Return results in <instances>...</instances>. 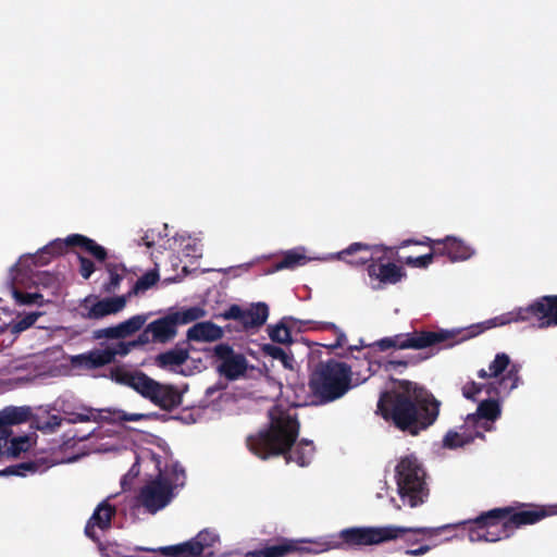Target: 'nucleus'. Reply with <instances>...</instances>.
Wrapping results in <instances>:
<instances>
[{
    "mask_svg": "<svg viewBox=\"0 0 557 557\" xmlns=\"http://www.w3.org/2000/svg\"><path fill=\"white\" fill-rule=\"evenodd\" d=\"M331 259H337L336 253L329 255L326 257H309L307 256V249L302 246L286 250L283 252V259L275 264L273 270L269 271L272 274L282 270H293L298 267H302L312 260L326 261Z\"/></svg>",
    "mask_w": 557,
    "mask_h": 557,
    "instance_id": "24",
    "label": "nucleus"
},
{
    "mask_svg": "<svg viewBox=\"0 0 557 557\" xmlns=\"http://www.w3.org/2000/svg\"><path fill=\"white\" fill-rule=\"evenodd\" d=\"M392 249L381 245H363L360 243L351 244L347 249L336 253L337 259L346 260L354 265H361L369 261L371 264L368 268L370 284L372 288L379 289L384 285L396 284L403 276L404 272L397 264L383 260L389 259Z\"/></svg>",
    "mask_w": 557,
    "mask_h": 557,
    "instance_id": "7",
    "label": "nucleus"
},
{
    "mask_svg": "<svg viewBox=\"0 0 557 557\" xmlns=\"http://www.w3.org/2000/svg\"><path fill=\"white\" fill-rule=\"evenodd\" d=\"M159 281V273L157 270H150L146 272L144 275H141L137 282L135 283L133 289L128 292L127 294H131V297L133 295L146 292L147 289L151 288L156 283Z\"/></svg>",
    "mask_w": 557,
    "mask_h": 557,
    "instance_id": "38",
    "label": "nucleus"
},
{
    "mask_svg": "<svg viewBox=\"0 0 557 557\" xmlns=\"http://www.w3.org/2000/svg\"><path fill=\"white\" fill-rule=\"evenodd\" d=\"M478 375L484 382H468L462 386V395L467 399L495 400L499 404L498 399L507 397L520 382L519 367L511 364L505 352H498L488 368L481 369Z\"/></svg>",
    "mask_w": 557,
    "mask_h": 557,
    "instance_id": "5",
    "label": "nucleus"
},
{
    "mask_svg": "<svg viewBox=\"0 0 557 557\" xmlns=\"http://www.w3.org/2000/svg\"><path fill=\"white\" fill-rule=\"evenodd\" d=\"M176 325H185L198 321L207 315L203 306L183 307L176 311L170 312Z\"/></svg>",
    "mask_w": 557,
    "mask_h": 557,
    "instance_id": "32",
    "label": "nucleus"
},
{
    "mask_svg": "<svg viewBox=\"0 0 557 557\" xmlns=\"http://www.w3.org/2000/svg\"><path fill=\"white\" fill-rule=\"evenodd\" d=\"M99 549H100L101 555L103 557H128V556L124 555L120 550V546L117 544H115V543L114 544H108L106 546L100 545Z\"/></svg>",
    "mask_w": 557,
    "mask_h": 557,
    "instance_id": "51",
    "label": "nucleus"
},
{
    "mask_svg": "<svg viewBox=\"0 0 557 557\" xmlns=\"http://www.w3.org/2000/svg\"><path fill=\"white\" fill-rule=\"evenodd\" d=\"M92 431H94V429H92V430H90V431H88V432H85V433L74 432V433H73V434H72V435H71V436H70V437L64 442V445L70 446V445H71V442H72L73 440H75V438H77L78 441H84V440H86V438L91 434V432H92Z\"/></svg>",
    "mask_w": 557,
    "mask_h": 557,
    "instance_id": "55",
    "label": "nucleus"
},
{
    "mask_svg": "<svg viewBox=\"0 0 557 557\" xmlns=\"http://www.w3.org/2000/svg\"><path fill=\"white\" fill-rule=\"evenodd\" d=\"M70 238L71 235L65 238H55L39 249L36 253L22 256L17 261V265L24 267L28 262H33L34 267H42L47 264L52 257L63 255L66 252L69 247L76 246V240H70Z\"/></svg>",
    "mask_w": 557,
    "mask_h": 557,
    "instance_id": "18",
    "label": "nucleus"
},
{
    "mask_svg": "<svg viewBox=\"0 0 557 557\" xmlns=\"http://www.w3.org/2000/svg\"><path fill=\"white\" fill-rule=\"evenodd\" d=\"M368 376L352 381L350 368L339 361L319 363L309 380L312 404L324 405L342 398L349 389L367 381Z\"/></svg>",
    "mask_w": 557,
    "mask_h": 557,
    "instance_id": "8",
    "label": "nucleus"
},
{
    "mask_svg": "<svg viewBox=\"0 0 557 557\" xmlns=\"http://www.w3.org/2000/svg\"><path fill=\"white\" fill-rule=\"evenodd\" d=\"M148 320L147 314H136L129 319L110 327H104L95 332L96 338H125L139 331Z\"/></svg>",
    "mask_w": 557,
    "mask_h": 557,
    "instance_id": "22",
    "label": "nucleus"
},
{
    "mask_svg": "<svg viewBox=\"0 0 557 557\" xmlns=\"http://www.w3.org/2000/svg\"><path fill=\"white\" fill-rule=\"evenodd\" d=\"M108 273H109L110 281L106 285V290L111 293V292H114L119 287V285L123 278V275H124V270L119 269L117 267L109 265Z\"/></svg>",
    "mask_w": 557,
    "mask_h": 557,
    "instance_id": "48",
    "label": "nucleus"
},
{
    "mask_svg": "<svg viewBox=\"0 0 557 557\" xmlns=\"http://www.w3.org/2000/svg\"><path fill=\"white\" fill-rule=\"evenodd\" d=\"M33 262L18 267L17 262L10 270L9 290L16 304L22 306L44 305V296L37 292H23L33 285H41L47 288H57L59 286V277L46 271L34 272L32 270Z\"/></svg>",
    "mask_w": 557,
    "mask_h": 557,
    "instance_id": "13",
    "label": "nucleus"
},
{
    "mask_svg": "<svg viewBox=\"0 0 557 557\" xmlns=\"http://www.w3.org/2000/svg\"><path fill=\"white\" fill-rule=\"evenodd\" d=\"M309 545L299 546L294 541H284L275 545L265 546L246 554L245 557H285L293 552L309 554L305 548L311 547L314 541L307 542Z\"/></svg>",
    "mask_w": 557,
    "mask_h": 557,
    "instance_id": "25",
    "label": "nucleus"
},
{
    "mask_svg": "<svg viewBox=\"0 0 557 557\" xmlns=\"http://www.w3.org/2000/svg\"><path fill=\"white\" fill-rule=\"evenodd\" d=\"M430 549H431V546H429V545H420L417 548L406 550V554L409 556L417 557V556L425 555L428 552H430Z\"/></svg>",
    "mask_w": 557,
    "mask_h": 557,
    "instance_id": "54",
    "label": "nucleus"
},
{
    "mask_svg": "<svg viewBox=\"0 0 557 557\" xmlns=\"http://www.w3.org/2000/svg\"><path fill=\"white\" fill-rule=\"evenodd\" d=\"M168 243L169 249L173 250L177 255L193 258L201 256L202 249L199 239L191 237L186 233H181L173 238H169Z\"/></svg>",
    "mask_w": 557,
    "mask_h": 557,
    "instance_id": "27",
    "label": "nucleus"
},
{
    "mask_svg": "<svg viewBox=\"0 0 557 557\" xmlns=\"http://www.w3.org/2000/svg\"><path fill=\"white\" fill-rule=\"evenodd\" d=\"M438 406L425 389L411 382H401L395 392L381 396L377 409L384 419H392L403 431L417 435L435 421Z\"/></svg>",
    "mask_w": 557,
    "mask_h": 557,
    "instance_id": "2",
    "label": "nucleus"
},
{
    "mask_svg": "<svg viewBox=\"0 0 557 557\" xmlns=\"http://www.w3.org/2000/svg\"><path fill=\"white\" fill-rule=\"evenodd\" d=\"M98 413L90 408H81L74 412H65V416H51L46 421L40 422L38 424V429L46 432L51 433L54 432L58 428L62 426L64 422L67 423H81V422H96Z\"/></svg>",
    "mask_w": 557,
    "mask_h": 557,
    "instance_id": "23",
    "label": "nucleus"
},
{
    "mask_svg": "<svg viewBox=\"0 0 557 557\" xmlns=\"http://www.w3.org/2000/svg\"><path fill=\"white\" fill-rule=\"evenodd\" d=\"M152 416L149 413H127L123 410H117L114 412V418L119 421H129V422H137L140 420H148Z\"/></svg>",
    "mask_w": 557,
    "mask_h": 557,
    "instance_id": "50",
    "label": "nucleus"
},
{
    "mask_svg": "<svg viewBox=\"0 0 557 557\" xmlns=\"http://www.w3.org/2000/svg\"><path fill=\"white\" fill-rule=\"evenodd\" d=\"M314 455V446L311 441L302 440L290 449L287 460L296 462L300 467L308 466Z\"/></svg>",
    "mask_w": 557,
    "mask_h": 557,
    "instance_id": "31",
    "label": "nucleus"
},
{
    "mask_svg": "<svg viewBox=\"0 0 557 557\" xmlns=\"http://www.w3.org/2000/svg\"><path fill=\"white\" fill-rule=\"evenodd\" d=\"M429 247L438 256H446L451 262L466 261L475 253V249L456 236H446L443 239H428Z\"/></svg>",
    "mask_w": 557,
    "mask_h": 557,
    "instance_id": "17",
    "label": "nucleus"
},
{
    "mask_svg": "<svg viewBox=\"0 0 557 557\" xmlns=\"http://www.w3.org/2000/svg\"><path fill=\"white\" fill-rule=\"evenodd\" d=\"M95 271L94 262L89 259L79 257V273L84 278H89Z\"/></svg>",
    "mask_w": 557,
    "mask_h": 557,
    "instance_id": "52",
    "label": "nucleus"
},
{
    "mask_svg": "<svg viewBox=\"0 0 557 557\" xmlns=\"http://www.w3.org/2000/svg\"><path fill=\"white\" fill-rule=\"evenodd\" d=\"M270 425L247 440L251 453L262 459L285 454L298 435L299 424L295 406L276 404L269 411Z\"/></svg>",
    "mask_w": 557,
    "mask_h": 557,
    "instance_id": "4",
    "label": "nucleus"
},
{
    "mask_svg": "<svg viewBox=\"0 0 557 557\" xmlns=\"http://www.w3.org/2000/svg\"><path fill=\"white\" fill-rule=\"evenodd\" d=\"M263 350L268 356L272 357L273 359L280 360L284 368L293 369L294 358L287 352H285L281 347L268 344L263 346Z\"/></svg>",
    "mask_w": 557,
    "mask_h": 557,
    "instance_id": "42",
    "label": "nucleus"
},
{
    "mask_svg": "<svg viewBox=\"0 0 557 557\" xmlns=\"http://www.w3.org/2000/svg\"><path fill=\"white\" fill-rule=\"evenodd\" d=\"M110 379L120 385L131 387L161 409L170 410L182 401V396L174 386L162 384L138 370L116 367L111 369Z\"/></svg>",
    "mask_w": 557,
    "mask_h": 557,
    "instance_id": "10",
    "label": "nucleus"
},
{
    "mask_svg": "<svg viewBox=\"0 0 557 557\" xmlns=\"http://www.w3.org/2000/svg\"><path fill=\"white\" fill-rule=\"evenodd\" d=\"M221 326L210 322H198L187 331V338L195 342H214L223 337Z\"/></svg>",
    "mask_w": 557,
    "mask_h": 557,
    "instance_id": "29",
    "label": "nucleus"
},
{
    "mask_svg": "<svg viewBox=\"0 0 557 557\" xmlns=\"http://www.w3.org/2000/svg\"><path fill=\"white\" fill-rule=\"evenodd\" d=\"M468 537L471 542H490L485 525H483V522L481 521V516L478 517L470 527Z\"/></svg>",
    "mask_w": 557,
    "mask_h": 557,
    "instance_id": "46",
    "label": "nucleus"
},
{
    "mask_svg": "<svg viewBox=\"0 0 557 557\" xmlns=\"http://www.w3.org/2000/svg\"><path fill=\"white\" fill-rule=\"evenodd\" d=\"M373 366H374L373 363L368 362V370H369V371H371V370H372V368H373Z\"/></svg>",
    "mask_w": 557,
    "mask_h": 557,
    "instance_id": "59",
    "label": "nucleus"
},
{
    "mask_svg": "<svg viewBox=\"0 0 557 557\" xmlns=\"http://www.w3.org/2000/svg\"><path fill=\"white\" fill-rule=\"evenodd\" d=\"M213 356L218 372L230 381L244 377L251 368L244 354L225 343L213 348Z\"/></svg>",
    "mask_w": 557,
    "mask_h": 557,
    "instance_id": "15",
    "label": "nucleus"
},
{
    "mask_svg": "<svg viewBox=\"0 0 557 557\" xmlns=\"http://www.w3.org/2000/svg\"><path fill=\"white\" fill-rule=\"evenodd\" d=\"M434 256H438V253H434V250H432L430 253H426L423 256L407 257L405 259V263L412 268L424 269V268H428L432 263Z\"/></svg>",
    "mask_w": 557,
    "mask_h": 557,
    "instance_id": "47",
    "label": "nucleus"
},
{
    "mask_svg": "<svg viewBox=\"0 0 557 557\" xmlns=\"http://www.w3.org/2000/svg\"><path fill=\"white\" fill-rule=\"evenodd\" d=\"M70 240H76V246L84 248L99 261L107 258V250L91 238L81 234H72Z\"/></svg>",
    "mask_w": 557,
    "mask_h": 557,
    "instance_id": "35",
    "label": "nucleus"
},
{
    "mask_svg": "<svg viewBox=\"0 0 557 557\" xmlns=\"http://www.w3.org/2000/svg\"><path fill=\"white\" fill-rule=\"evenodd\" d=\"M158 552L168 557H194L189 541L175 545L159 547Z\"/></svg>",
    "mask_w": 557,
    "mask_h": 557,
    "instance_id": "41",
    "label": "nucleus"
},
{
    "mask_svg": "<svg viewBox=\"0 0 557 557\" xmlns=\"http://www.w3.org/2000/svg\"><path fill=\"white\" fill-rule=\"evenodd\" d=\"M138 473H139V467H138V465H137V462H136V463H134V465L132 466V468H131V470L128 471V473L123 478V480H122V484L124 485V484H125V481H126L128 478H135V476H137V475H138Z\"/></svg>",
    "mask_w": 557,
    "mask_h": 557,
    "instance_id": "57",
    "label": "nucleus"
},
{
    "mask_svg": "<svg viewBox=\"0 0 557 557\" xmlns=\"http://www.w3.org/2000/svg\"><path fill=\"white\" fill-rule=\"evenodd\" d=\"M176 327V323L169 313L165 317L149 323L147 325V331L151 333L153 342L166 343L175 337Z\"/></svg>",
    "mask_w": 557,
    "mask_h": 557,
    "instance_id": "28",
    "label": "nucleus"
},
{
    "mask_svg": "<svg viewBox=\"0 0 557 557\" xmlns=\"http://www.w3.org/2000/svg\"><path fill=\"white\" fill-rule=\"evenodd\" d=\"M220 536L213 529H203L195 537L190 539L194 557L211 556L213 548L219 543Z\"/></svg>",
    "mask_w": 557,
    "mask_h": 557,
    "instance_id": "26",
    "label": "nucleus"
},
{
    "mask_svg": "<svg viewBox=\"0 0 557 557\" xmlns=\"http://www.w3.org/2000/svg\"><path fill=\"white\" fill-rule=\"evenodd\" d=\"M215 394L218 395V398H221L223 396L220 386L214 385V386L208 387V389H207V398L214 399L215 398Z\"/></svg>",
    "mask_w": 557,
    "mask_h": 557,
    "instance_id": "56",
    "label": "nucleus"
},
{
    "mask_svg": "<svg viewBox=\"0 0 557 557\" xmlns=\"http://www.w3.org/2000/svg\"><path fill=\"white\" fill-rule=\"evenodd\" d=\"M557 505L532 506L513 509L511 507L496 508L481 515L490 542L509 537L513 531L525 524H533L543 518L556 516Z\"/></svg>",
    "mask_w": 557,
    "mask_h": 557,
    "instance_id": "9",
    "label": "nucleus"
},
{
    "mask_svg": "<svg viewBox=\"0 0 557 557\" xmlns=\"http://www.w3.org/2000/svg\"><path fill=\"white\" fill-rule=\"evenodd\" d=\"M139 244L146 246L147 248L156 247L159 249H169L168 239H165L161 232L157 230L147 231L141 237Z\"/></svg>",
    "mask_w": 557,
    "mask_h": 557,
    "instance_id": "40",
    "label": "nucleus"
},
{
    "mask_svg": "<svg viewBox=\"0 0 557 557\" xmlns=\"http://www.w3.org/2000/svg\"><path fill=\"white\" fill-rule=\"evenodd\" d=\"M116 356L117 355L112 344L104 348L71 356L70 363L74 369L92 370L111 363Z\"/></svg>",
    "mask_w": 557,
    "mask_h": 557,
    "instance_id": "19",
    "label": "nucleus"
},
{
    "mask_svg": "<svg viewBox=\"0 0 557 557\" xmlns=\"http://www.w3.org/2000/svg\"><path fill=\"white\" fill-rule=\"evenodd\" d=\"M269 317V308L264 302L251 304L248 307L232 305L227 310L215 315L218 319L234 320L244 329L259 327Z\"/></svg>",
    "mask_w": 557,
    "mask_h": 557,
    "instance_id": "16",
    "label": "nucleus"
},
{
    "mask_svg": "<svg viewBox=\"0 0 557 557\" xmlns=\"http://www.w3.org/2000/svg\"><path fill=\"white\" fill-rule=\"evenodd\" d=\"M500 413V404L495 400H481L476 411L469 413L462 425L447 432L443 440L444 447L455 449L469 444L476 437H483L485 432L494 430Z\"/></svg>",
    "mask_w": 557,
    "mask_h": 557,
    "instance_id": "12",
    "label": "nucleus"
},
{
    "mask_svg": "<svg viewBox=\"0 0 557 557\" xmlns=\"http://www.w3.org/2000/svg\"><path fill=\"white\" fill-rule=\"evenodd\" d=\"M9 430H0V461L7 458H17L21 454L28 451L35 444L32 435L12 437Z\"/></svg>",
    "mask_w": 557,
    "mask_h": 557,
    "instance_id": "20",
    "label": "nucleus"
},
{
    "mask_svg": "<svg viewBox=\"0 0 557 557\" xmlns=\"http://www.w3.org/2000/svg\"><path fill=\"white\" fill-rule=\"evenodd\" d=\"M394 480L397 494L405 506L416 508L426 503L430 495L428 475L414 455L399 458L395 466Z\"/></svg>",
    "mask_w": 557,
    "mask_h": 557,
    "instance_id": "11",
    "label": "nucleus"
},
{
    "mask_svg": "<svg viewBox=\"0 0 557 557\" xmlns=\"http://www.w3.org/2000/svg\"><path fill=\"white\" fill-rule=\"evenodd\" d=\"M294 322L293 318H284L280 323L269 327V336L273 342L280 344L292 343V335L288 323Z\"/></svg>",
    "mask_w": 557,
    "mask_h": 557,
    "instance_id": "36",
    "label": "nucleus"
},
{
    "mask_svg": "<svg viewBox=\"0 0 557 557\" xmlns=\"http://www.w3.org/2000/svg\"><path fill=\"white\" fill-rule=\"evenodd\" d=\"M149 334L151 333L148 332L146 327L137 339L132 342H119L116 344H113L116 355L124 357L128 355L135 347L148 344L150 342Z\"/></svg>",
    "mask_w": 557,
    "mask_h": 557,
    "instance_id": "37",
    "label": "nucleus"
},
{
    "mask_svg": "<svg viewBox=\"0 0 557 557\" xmlns=\"http://www.w3.org/2000/svg\"><path fill=\"white\" fill-rule=\"evenodd\" d=\"M329 327H331L336 335L335 342L333 344H331L330 346L332 348L344 347L347 343V337H346L345 333L342 330H339L337 326H335L334 324H330Z\"/></svg>",
    "mask_w": 557,
    "mask_h": 557,
    "instance_id": "53",
    "label": "nucleus"
},
{
    "mask_svg": "<svg viewBox=\"0 0 557 557\" xmlns=\"http://www.w3.org/2000/svg\"><path fill=\"white\" fill-rule=\"evenodd\" d=\"M446 527H416L406 528L400 525L381 527H352L343 529L337 534H331L314 541L311 547L305 549L310 554H321L331 549L344 547H361L379 545L384 542L397 540L407 532H420L433 535Z\"/></svg>",
    "mask_w": 557,
    "mask_h": 557,
    "instance_id": "3",
    "label": "nucleus"
},
{
    "mask_svg": "<svg viewBox=\"0 0 557 557\" xmlns=\"http://www.w3.org/2000/svg\"><path fill=\"white\" fill-rule=\"evenodd\" d=\"M129 299L131 294L106 298L89 295L78 301L75 311L82 318L99 320L123 311Z\"/></svg>",
    "mask_w": 557,
    "mask_h": 557,
    "instance_id": "14",
    "label": "nucleus"
},
{
    "mask_svg": "<svg viewBox=\"0 0 557 557\" xmlns=\"http://www.w3.org/2000/svg\"><path fill=\"white\" fill-rule=\"evenodd\" d=\"M40 471V467L36 462H23L15 467H9L3 471H0V475L11 474V475H20L25 476L27 472L35 473Z\"/></svg>",
    "mask_w": 557,
    "mask_h": 557,
    "instance_id": "45",
    "label": "nucleus"
},
{
    "mask_svg": "<svg viewBox=\"0 0 557 557\" xmlns=\"http://www.w3.org/2000/svg\"><path fill=\"white\" fill-rule=\"evenodd\" d=\"M375 497L380 500L386 499L391 505L396 506V499L391 493V488L386 481H380L375 488Z\"/></svg>",
    "mask_w": 557,
    "mask_h": 557,
    "instance_id": "49",
    "label": "nucleus"
},
{
    "mask_svg": "<svg viewBox=\"0 0 557 557\" xmlns=\"http://www.w3.org/2000/svg\"><path fill=\"white\" fill-rule=\"evenodd\" d=\"M70 240H76V246L84 248L99 261L107 258V250L91 238L81 234H72Z\"/></svg>",
    "mask_w": 557,
    "mask_h": 557,
    "instance_id": "34",
    "label": "nucleus"
},
{
    "mask_svg": "<svg viewBox=\"0 0 557 557\" xmlns=\"http://www.w3.org/2000/svg\"><path fill=\"white\" fill-rule=\"evenodd\" d=\"M109 499L110 497L97 506L86 524L85 533L94 541L99 540V532H102L110 527L111 519L115 515V507L109 504Z\"/></svg>",
    "mask_w": 557,
    "mask_h": 557,
    "instance_id": "21",
    "label": "nucleus"
},
{
    "mask_svg": "<svg viewBox=\"0 0 557 557\" xmlns=\"http://www.w3.org/2000/svg\"><path fill=\"white\" fill-rule=\"evenodd\" d=\"M532 322L540 329L557 325V296H543L527 307H520L484 322L451 330L422 331L385 337L375 343L381 350L425 349L438 344L451 347L462 341L475 337L486 330L510 324L512 322Z\"/></svg>",
    "mask_w": 557,
    "mask_h": 557,
    "instance_id": "1",
    "label": "nucleus"
},
{
    "mask_svg": "<svg viewBox=\"0 0 557 557\" xmlns=\"http://www.w3.org/2000/svg\"><path fill=\"white\" fill-rule=\"evenodd\" d=\"M188 352L182 348H174L156 358L157 364L173 372H178V369L186 362Z\"/></svg>",
    "mask_w": 557,
    "mask_h": 557,
    "instance_id": "30",
    "label": "nucleus"
},
{
    "mask_svg": "<svg viewBox=\"0 0 557 557\" xmlns=\"http://www.w3.org/2000/svg\"><path fill=\"white\" fill-rule=\"evenodd\" d=\"M150 459L158 470L156 479L148 481L140 490L138 504L149 513L164 509L175 497L177 490L185 484V472L175 462L162 466L161 458L150 454Z\"/></svg>",
    "mask_w": 557,
    "mask_h": 557,
    "instance_id": "6",
    "label": "nucleus"
},
{
    "mask_svg": "<svg viewBox=\"0 0 557 557\" xmlns=\"http://www.w3.org/2000/svg\"><path fill=\"white\" fill-rule=\"evenodd\" d=\"M428 357L410 356L407 359H388L377 364L382 367L386 372L397 370L398 368H406L409 364L418 363L420 360L426 359Z\"/></svg>",
    "mask_w": 557,
    "mask_h": 557,
    "instance_id": "43",
    "label": "nucleus"
},
{
    "mask_svg": "<svg viewBox=\"0 0 557 557\" xmlns=\"http://www.w3.org/2000/svg\"><path fill=\"white\" fill-rule=\"evenodd\" d=\"M428 239H431V238H430V237H425V239H424V240L419 242L418 244H419V245H425V246H429Z\"/></svg>",
    "mask_w": 557,
    "mask_h": 557,
    "instance_id": "58",
    "label": "nucleus"
},
{
    "mask_svg": "<svg viewBox=\"0 0 557 557\" xmlns=\"http://www.w3.org/2000/svg\"><path fill=\"white\" fill-rule=\"evenodd\" d=\"M40 315L41 312H29L23 317H20L16 321H14L11 324V331L13 333H21L29 329L32 325L35 324V322L38 320Z\"/></svg>",
    "mask_w": 557,
    "mask_h": 557,
    "instance_id": "44",
    "label": "nucleus"
},
{
    "mask_svg": "<svg viewBox=\"0 0 557 557\" xmlns=\"http://www.w3.org/2000/svg\"><path fill=\"white\" fill-rule=\"evenodd\" d=\"M28 409L23 407H7L0 411V430H9L13 424H18L26 420Z\"/></svg>",
    "mask_w": 557,
    "mask_h": 557,
    "instance_id": "33",
    "label": "nucleus"
},
{
    "mask_svg": "<svg viewBox=\"0 0 557 557\" xmlns=\"http://www.w3.org/2000/svg\"><path fill=\"white\" fill-rule=\"evenodd\" d=\"M466 523H467L466 521H460V522H455V523L443 524L442 527H447V528L442 529L441 531H438L437 533H435L431 536L428 534H424V533H420V532H407L400 539H404L408 543L416 544V543H420L423 539L431 540L445 531L455 530Z\"/></svg>",
    "mask_w": 557,
    "mask_h": 557,
    "instance_id": "39",
    "label": "nucleus"
}]
</instances>
